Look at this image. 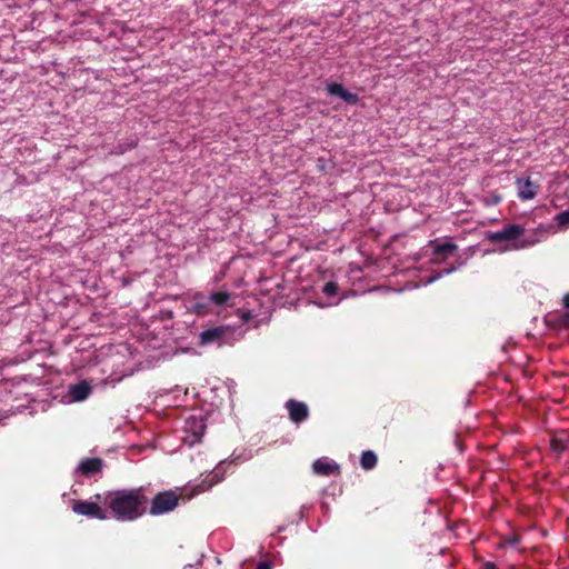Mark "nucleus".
I'll return each mask as SVG.
<instances>
[{
    "instance_id": "obj_9",
    "label": "nucleus",
    "mask_w": 569,
    "mask_h": 569,
    "mask_svg": "<svg viewBox=\"0 0 569 569\" xmlns=\"http://www.w3.org/2000/svg\"><path fill=\"white\" fill-rule=\"evenodd\" d=\"M518 197L521 200H530L537 196L538 186L530 178H519L516 181Z\"/></svg>"
},
{
    "instance_id": "obj_10",
    "label": "nucleus",
    "mask_w": 569,
    "mask_h": 569,
    "mask_svg": "<svg viewBox=\"0 0 569 569\" xmlns=\"http://www.w3.org/2000/svg\"><path fill=\"white\" fill-rule=\"evenodd\" d=\"M92 391V388L89 382L82 380L76 385H71L68 389V395L72 401H83L86 400Z\"/></svg>"
},
{
    "instance_id": "obj_14",
    "label": "nucleus",
    "mask_w": 569,
    "mask_h": 569,
    "mask_svg": "<svg viewBox=\"0 0 569 569\" xmlns=\"http://www.w3.org/2000/svg\"><path fill=\"white\" fill-rule=\"evenodd\" d=\"M191 308L199 316H206L212 312L210 301H208V296H203L201 293L193 297Z\"/></svg>"
},
{
    "instance_id": "obj_25",
    "label": "nucleus",
    "mask_w": 569,
    "mask_h": 569,
    "mask_svg": "<svg viewBox=\"0 0 569 569\" xmlns=\"http://www.w3.org/2000/svg\"><path fill=\"white\" fill-rule=\"evenodd\" d=\"M493 201H495L496 203H498V202L500 201V197H495V198H493Z\"/></svg>"
},
{
    "instance_id": "obj_18",
    "label": "nucleus",
    "mask_w": 569,
    "mask_h": 569,
    "mask_svg": "<svg viewBox=\"0 0 569 569\" xmlns=\"http://www.w3.org/2000/svg\"><path fill=\"white\" fill-rule=\"evenodd\" d=\"M567 439L565 438H559V437H553L550 441V446H551V449L555 451V452H562L566 450L567 448Z\"/></svg>"
},
{
    "instance_id": "obj_22",
    "label": "nucleus",
    "mask_w": 569,
    "mask_h": 569,
    "mask_svg": "<svg viewBox=\"0 0 569 569\" xmlns=\"http://www.w3.org/2000/svg\"><path fill=\"white\" fill-rule=\"evenodd\" d=\"M256 569H272L271 565L267 561L260 562Z\"/></svg>"
},
{
    "instance_id": "obj_1",
    "label": "nucleus",
    "mask_w": 569,
    "mask_h": 569,
    "mask_svg": "<svg viewBox=\"0 0 569 569\" xmlns=\"http://www.w3.org/2000/svg\"><path fill=\"white\" fill-rule=\"evenodd\" d=\"M103 503L118 521H133L144 513L147 498L141 488L121 489L106 492Z\"/></svg>"
},
{
    "instance_id": "obj_24",
    "label": "nucleus",
    "mask_w": 569,
    "mask_h": 569,
    "mask_svg": "<svg viewBox=\"0 0 569 569\" xmlns=\"http://www.w3.org/2000/svg\"><path fill=\"white\" fill-rule=\"evenodd\" d=\"M563 303L566 308H569V293L563 297Z\"/></svg>"
},
{
    "instance_id": "obj_26",
    "label": "nucleus",
    "mask_w": 569,
    "mask_h": 569,
    "mask_svg": "<svg viewBox=\"0 0 569 569\" xmlns=\"http://www.w3.org/2000/svg\"><path fill=\"white\" fill-rule=\"evenodd\" d=\"M299 518L302 519L303 518V510H300L299 512Z\"/></svg>"
},
{
    "instance_id": "obj_21",
    "label": "nucleus",
    "mask_w": 569,
    "mask_h": 569,
    "mask_svg": "<svg viewBox=\"0 0 569 569\" xmlns=\"http://www.w3.org/2000/svg\"><path fill=\"white\" fill-rule=\"evenodd\" d=\"M322 292L327 297H335L338 293V286L337 283L330 281L323 284Z\"/></svg>"
},
{
    "instance_id": "obj_6",
    "label": "nucleus",
    "mask_w": 569,
    "mask_h": 569,
    "mask_svg": "<svg viewBox=\"0 0 569 569\" xmlns=\"http://www.w3.org/2000/svg\"><path fill=\"white\" fill-rule=\"evenodd\" d=\"M284 406L289 412L290 420L295 423L305 421L309 416V409L305 402L289 399Z\"/></svg>"
},
{
    "instance_id": "obj_5",
    "label": "nucleus",
    "mask_w": 569,
    "mask_h": 569,
    "mask_svg": "<svg viewBox=\"0 0 569 569\" xmlns=\"http://www.w3.org/2000/svg\"><path fill=\"white\" fill-rule=\"evenodd\" d=\"M73 512L86 516L88 518H96L106 520L109 518V513L106 509H102L97 501H74L72 505Z\"/></svg>"
},
{
    "instance_id": "obj_3",
    "label": "nucleus",
    "mask_w": 569,
    "mask_h": 569,
    "mask_svg": "<svg viewBox=\"0 0 569 569\" xmlns=\"http://www.w3.org/2000/svg\"><path fill=\"white\" fill-rule=\"evenodd\" d=\"M206 420L202 416H190L183 423V442L192 447L199 443L206 430Z\"/></svg>"
},
{
    "instance_id": "obj_7",
    "label": "nucleus",
    "mask_w": 569,
    "mask_h": 569,
    "mask_svg": "<svg viewBox=\"0 0 569 569\" xmlns=\"http://www.w3.org/2000/svg\"><path fill=\"white\" fill-rule=\"evenodd\" d=\"M103 468V460L100 458H86L82 459L78 467L77 472L81 473L84 477H91L97 473H100Z\"/></svg>"
},
{
    "instance_id": "obj_12",
    "label": "nucleus",
    "mask_w": 569,
    "mask_h": 569,
    "mask_svg": "<svg viewBox=\"0 0 569 569\" xmlns=\"http://www.w3.org/2000/svg\"><path fill=\"white\" fill-rule=\"evenodd\" d=\"M224 463V461H221L218 466H216L211 473L204 480H202V482L199 485L200 491L209 490L212 486L223 479Z\"/></svg>"
},
{
    "instance_id": "obj_4",
    "label": "nucleus",
    "mask_w": 569,
    "mask_h": 569,
    "mask_svg": "<svg viewBox=\"0 0 569 569\" xmlns=\"http://www.w3.org/2000/svg\"><path fill=\"white\" fill-rule=\"evenodd\" d=\"M179 501V496L173 491L159 492L151 500L150 513L159 516L172 511Z\"/></svg>"
},
{
    "instance_id": "obj_11",
    "label": "nucleus",
    "mask_w": 569,
    "mask_h": 569,
    "mask_svg": "<svg viewBox=\"0 0 569 569\" xmlns=\"http://www.w3.org/2000/svg\"><path fill=\"white\" fill-rule=\"evenodd\" d=\"M312 469L316 475L330 476L339 472V465L328 458H320L313 462Z\"/></svg>"
},
{
    "instance_id": "obj_23",
    "label": "nucleus",
    "mask_w": 569,
    "mask_h": 569,
    "mask_svg": "<svg viewBox=\"0 0 569 569\" xmlns=\"http://www.w3.org/2000/svg\"><path fill=\"white\" fill-rule=\"evenodd\" d=\"M482 569H497V567L493 562H486Z\"/></svg>"
},
{
    "instance_id": "obj_13",
    "label": "nucleus",
    "mask_w": 569,
    "mask_h": 569,
    "mask_svg": "<svg viewBox=\"0 0 569 569\" xmlns=\"http://www.w3.org/2000/svg\"><path fill=\"white\" fill-rule=\"evenodd\" d=\"M224 335V329L222 327H217L212 329L204 330L199 336L200 345H210V343H221V339Z\"/></svg>"
},
{
    "instance_id": "obj_17",
    "label": "nucleus",
    "mask_w": 569,
    "mask_h": 569,
    "mask_svg": "<svg viewBox=\"0 0 569 569\" xmlns=\"http://www.w3.org/2000/svg\"><path fill=\"white\" fill-rule=\"evenodd\" d=\"M377 455L371 450H367L361 455L360 465L365 470H370L377 465Z\"/></svg>"
},
{
    "instance_id": "obj_16",
    "label": "nucleus",
    "mask_w": 569,
    "mask_h": 569,
    "mask_svg": "<svg viewBox=\"0 0 569 569\" xmlns=\"http://www.w3.org/2000/svg\"><path fill=\"white\" fill-rule=\"evenodd\" d=\"M457 250V246L451 241L435 243L433 256L442 257L443 259L451 256Z\"/></svg>"
},
{
    "instance_id": "obj_19",
    "label": "nucleus",
    "mask_w": 569,
    "mask_h": 569,
    "mask_svg": "<svg viewBox=\"0 0 569 569\" xmlns=\"http://www.w3.org/2000/svg\"><path fill=\"white\" fill-rule=\"evenodd\" d=\"M455 270H457L456 267H451V268H447V269H443L439 272H436L435 274L430 276L426 281H425V284H430V283H433L435 281L439 280L441 277H443L445 274H450L452 273Z\"/></svg>"
},
{
    "instance_id": "obj_2",
    "label": "nucleus",
    "mask_w": 569,
    "mask_h": 569,
    "mask_svg": "<svg viewBox=\"0 0 569 569\" xmlns=\"http://www.w3.org/2000/svg\"><path fill=\"white\" fill-rule=\"evenodd\" d=\"M525 229L520 224L511 223L506 224L501 230L488 232L487 239L492 243H499L503 241L512 242L506 247V250H519L527 247L533 246L537 240L531 238H525Z\"/></svg>"
},
{
    "instance_id": "obj_15",
    "label": "nucleus",
    "mask_w": 569,
    "mask_h": 569,
    "mask_svg": "<svg viewBox=\"0 0 569 569\" xmlns=\"http://www.w3.org/2000/svg\"><path fill=\"white\" fill-rule=\"evenodd\" d=\"M230 299L231 295L224 290L211 292L208 296V301H210L211 307L214 306L217 308L228 306Z\"/></svg>"
},
{
    "instance_id": "obj_8",
    "label": "nucleus",
    "mask_w": 569,
    "mask_h": 569,
    "mask_svg": "<svg viewBox=\"0 0 569 569\" xmlns=\"http://www.w3.org/2000/svg\"><path fill=\"white\" fill-rule=\"evenodd\" d=\"M327 91L330 96L339 97L349 104H357L359 102V96L348 91L342 84L331 82L327 84Z\"/></svg>"
},
{
    "instance_id": "obj_20",
    "label": "nucleus",
    "mask_w": 569,
    "mask_h": 569,
    "mask_svg": "<svg viewBox=\"0 0 569 569\" xmlns=\"http://www.w3.org/2000/svg\"><path fill=\"white\" fill-rule=\"evenodd\" d=\"M555 221L558 223L559 227H567L569 224V209L559 212L555 217Z\"/></svg>"
}]
</instances>
